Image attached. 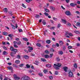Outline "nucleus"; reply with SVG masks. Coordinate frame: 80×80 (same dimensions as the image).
I'll use <instances>...</instances> for the list:
<instances>
[{"instance_id": "obj_23", "label": "nucleus", "mask_w": 80, "mask_h": 80, "mask_svg": "<svg viewBox=\"0 0 80 80\" xmlns=\"http://www.w3.org/2000/svg\"><path fill=\"white\" fill-rule=\"evenodd\" d=\"M41 60L42 62H47V60L44 58H41Z\"/></svg>"}, {"instance_id": "obj_49", "label": "nucleus", "mask_w": 80, "mask_h": 80, "mask_svg": "<svg viewBox=\"0 0 80 80\" xmlns=\"http://www.w3.org/2000/svg\"><path fill=\"white\" fill-rule=\"evenodd\" d=\"M72 46H69L68 47V48L69 49V50H70V49H72Z\"/></svg>"}, {"instance_id": "obj_52", "label": "nucleus", "mask_w": 80, "mask_h": 80, "mask_svg": "<svg viewBox=\"0 0 80 80\" xmlns=\"http://www.w3.org/2000/svg\"><path fill=\"white\" fill-rule=\"evenodd\" d=\"M23 65H24V64H21L19 65V66L20 67H23Z\"/></svg>"}, {"instance_id": "obj_39", "label": "nucleus", "mask_w": 80, "mask_h": 80, "mask_svg": "<svg viewBox=\"0 0 80 80\" xmlns=\"http://www.w3.org/2000/svg\"><path fill=\"white\" fill-rule=\"evenodd\" d=\"M32 1V0H26V2L27 3H30Z\"/></svg>"}, {"instance_id": "obj_17", "label": "nucleus", "mask_w": 80, "mask_h": 80, "mask_svg": "<svg viewBox=\"0 0 80 80\" xmlns=\"http://www.w3.org/2000/svg\"><path fill=\"white\" fill-rule=\"evenodd\" d=\"M58 53L59 55H63V52L62 51H59L58 52Z\"/></svg>"}, {"instance_id": "obj_56", "label": "nucleus", "mask_w": 80, "mask_h": 80, "mask_svg": "<svg viewBox=\"0 0 80 80\" xmlns=\"http://www.w3.org/2000/svg\"><path fill=\"white\" fill-rule=\"evenodd\" d=\"M27 22L29 23H30V19H27Z\"/></svg>"}, {"instance_id": "obj_30", "label": "nucleus", "mask_w": 80, "mask_h": 80, "mask_svg": "<svg viewBox=\"0 0 80 80\" xmlns=\"http://www.w3.org/2000/svg\"><path fill=\"white\" fill-rule=\"evenodd\" d=\"M44 57L45 58H49V55L47 54L45 55Z\"/></svg>"}, {"instance_id": "obj_15", "label": "nucleus", "mask_w": 80, "mask_h": 80, "mask_svg": "<svg viewBox=\"0 0 80 80\" xmlns=\"http://www.w3.org/2000/svg\"><path fill=\"white\" fill-rule=\"evenodd\" d=\"M23 57L25 59H28L29 57L28 55L24 56Z\"/></svg>"}, {"instance_id": "obj_8", "label": "nucleus", "mask_w": 80, "mask_h": 80, "mask_svg": "<svg viewBox=\"0 0 80 80\" xmlns=\"http://www.w3.org/2000/svg\"><path fill=\"white\" fill-rule=\"evenodd\" d=\"M63 69L65 72H67V70H68V67H63Z\"/></svg>"}, {"instance_id": "obj_11", "label": "nucleus", "mask_w": 80, "mask_h": 80, "mask_svg": "<svg viewBox=\"0 0 80 80\" xmlns=\"http://www.w3.org/2000/svg\"><path fill=\"white\" fill-rule=\"evenodd\" d=\"M70 5L71 7H75V5H77V3L75 4L73 3H71L70 4Z\"/></svg>"}, {"instance_id": "obj_24", "label": "nucleus", "mask_w": 80, "mask_h": 80, "mask_svg": "<svg viewBox=\"0 0 80 80\" xmlns=\"http://www.w3.org/2000/svg\"><path fill=\"white\" fill-rule=\"evenodd\" d=\"M73 67H74L75 68H77V63H75L74 64Z\"/></svg>"}, {"instance_id": "obj_45", "label": "nucleus", "mask_w": 80, "mask_h": 80, "mask_svg": "<svg viewBox=\"0 0 80 80\" xmlns=\"http://www.w3.org/2000/svg\"><path fill=\"white\" fill-rule=\"evenodd\" d=\"M8 37H9L10 38H12V37H13V34H9L8 35Z\"/></svg>"}, {"instance_id": "obj_22", "label": "nucleus", "mask_w": 80, "mask_h": 80, "mask_svg": "<svg viewBox=\"0 0 80 80\" xmlns=\"http://www.w3.org/2000/svg\"><path fill=\"white\" fill-rule=\"evenodd\" d=\"M15 62L16 63H17V64H19V63H20V60H16L15 61Z\"/></svg>"}, {"instance_id": "obj_60", "label": "nucleus", "mask_w": 80, "mask_h": 80, "mask_svg": "<svg viewBox=\"0 0 80 80\" xmlns=\"http://www.w3.org/2000/svg\"><path fill=\"white\" fill-rule=\"evenodd\" d=\"M16 41H18H18H20V39H19V38H16Z\"/></svg>"}, {"instance_id": "obj_29", "label": "nucleus", "mask_w": 80, "mask_h": 80, "mask_svg": "<svg viewBox=\"0 0 80 80\" xmlns=\"http://www.w3.org/2000/svg\"><path fill=\"white\" fill-rule=\"evenodd\" d=\"M42 22L44 25H46L47 23H46V22L44 20L42 21Z\"/></svg>"}, {"instance_id": "obj_59", "label": "nucleus", "mask_w": 80, "mask_h": 80, "mask_svg": "<svg viewBox=\"0 0 80 80\" xmlns=\"http://www.w3.org/2000/svg\"><path fill=\"white\" fill-rule=\"evenodd\" d=\"M56 47H58L59 46V44H58V43H56Z\"/></svg>"}, {"instance_id": "obj_10", "label": "nucleus", "mask_w": 80, "mask_h": 80, "mask_svg": "<svg viewBox=\"0 0 80 80\" xmlns=\"http://www.w3.org/2000/svg\"><path fill=\"white\" fill-rule=\"evenodd\" d=\"M35 63H34V64H35V65H38V64H39L40 63V62H39V61H35Z\"/></svg>"}, {"instance_id": "obj_25", "label": "nucleus", "mask_w": 80, "mask_h": 80, "mask_svg": "<svg viewBox=\"0 0 80 80\" xmlns=\"http://www.w3.org/2000/svg\"><path fill=\"white\" fill-rule=\"evenodd\" d=\"M47 67H48V68H50V67H52V65L50 64H47L46 65Z\"/></svg>"}, {"instance_id": "obj_31", "label": "nucleus", "mask_w": 80, "mask_h": 80, "mask_svg": "<svg viewBox=\"0 0 80 80\" xmlns=\"http://www.w3.org/2000/svg\"><path fill=\"white\" fill-rule=\"evenodd\" d=\"M48 33V31L47 30H45V31H44V34L45 36L46 35V34H47V33Z\"/></svg>"}, {"instance_id": "obj_37", "label": "nucleus", "mask_w": 80, "mask_h": 80, "mask_svg": "<svg viewBox=\"0 0 80 80\" xmlns=\"http://www.w3.org/2000/svg\"><path fill=\"white\" fill-rule=\"evenodd\" d=\"M45 53H46V54H48V53H50L48 51V50H45Z\"/></svg>"}, {"instance_id": "obj_55", "label": "nucleus", "mask_w": 80, "mask_h": 80, "mask_svg": "<svg viewBox=\"0 0 80 80\" xmlns=\"http://www.w3.org/2000/svg\"><path fill=\"white\" fill-rule=\"evenodd\" d=\"M3 48L5 50H7V47H6L5 46H4L3 47Z\"/></svg>"}, {"instance_id": "obj_33", "label": "nucleus", "mask_w": 80, "mask_h": 80, "mask_svg": "<svg viewBox=\"0 0 80 80\" xmlns=\"http://www.w3.org/2000/svg\"><path fill=\"white\" fill-rule=\"evenodd\" d=\"M60 59V58H59V57H57L56 58V60L57 62H59Z\"/></svg>"}, {"instance_id": "obj_43", "label": "nucleus", "mask_w": 80, "mask_h": 80, "mask_svg": "<svg viewBox=\"0 0 80 80\" xmlns=\"http://www.w3.org/2000/svg\"><path fill=\"white\" fill-rule=\"evenodd\" d=\"M22 7H24V8H27V7L25 6V5H24L23 4H22Z\"/></svg>"}, {"instance_id": "obj_36", "label": "nucleus", "mask_w": 80, "mask_h": 80, "mask_svg": "<svg viewBox=\"0 0 80 80\" xmlns=\"http://www.w3.org/2000/svg\"><path fill=\"white\" fill-rule=\"evenodd\" d=\"M17 45H20L21 44H22V42H21L19 41L18 42H17Z\"/></svg>"}, {"instance_id": "obj_5", "label": "nucleus", "mask_w": 80, "mask_h": 80, "mask_svg": "<svg viewBox=\"0 0 80 80\" xmlns=\"http://www.w3.org/2000/svg\"><path fill=\"white\" fill-rule=\"evenodd\" d=\"M16 54L15 52H10V55L12 57H15V54Z\"/></svg>"}, {"instance_id": "obj_21", "label": "nucleus", "mask_w": 80, "mask_h": 80, "mask_svg": "<svg viewBox=\"0 0 80 80\" xmlns=\"http://www.w3.org/2000/svg\"><path fill=\"white\" fill-rule=\"evenodd\" d=\"M23 40L24 41H26V42H28V39L27 38H23Z\"/></svg>"}, {"instance_id": "obj_35", "label": "nucleus", "mask_w": 80, "mask_h": 80, "mask_svg": "<svg viewBox=\"0 0 80 80\" xmlns=\"http://www.w3.org/2000/svg\"><path fill=\"white\" fill-rule=\"evenodd\" d=\"M44 15H45V16H46V17H48V13H47L46 12H44Z\"/></svg>"}, {"instance_id": "obj_18", "label": "nucleus", "mask_w": 80, "mask_h": 80, "mask_svg": "<svg viewBox=\"0 0 80 80\" xmlns=\"http://www.w3.org/2000/svg\"><path fill=\"white\" fill-rule=\"evenodd\" d=\"M36 45L37 47H40L42 46L41 44L40 43H37L36 44Z\"/></svg>"}, {"instance_id": "obj_61", "label": "nucleus", "mask_w": 80, "mask_h": 80, "mask_svg": "<svg viewBox=\"0 0 80 80\" xmlns=\"http://www.w3.org/2000/svg\"><path fill=\"white\" fill-rule=\"evenodd\" d=\"M53 55V53L52 54H50V58H52V56Z\"/></svg>"}, {"instance_id": "obj_62", "label": "nucleus", "mask_w": 80, "mask_h": 80, "mask_svg": "<svg viewBox=\"0 0 80 80\" xmlns=\"http://www.w3.org/2000/svg\"><path fill=\"white\" fill-rule=\"evenodd\" d=\"M29 50H33V48L32 47H29Z\"/></svg>"}, {"instance_id": "obj_51", "label": "nucleus", "mask_w": 80, "mask_h": 80, "mask_svg": "<svg viewBox=\"0 0 80 80\" xmlns=\"http://www.w3.org/2000/svg\"><path fill=\"white\" fill-rule=\"evenodd\" d=\"M67 26H68V27H70V26H71V24H70V23L69 22H68L67 24Z\"/></svg>"}, {"instance_id": "obj_28", "label": "nucleus", "mask_w": 80, "mask_h": 80, "mask_svg": "<svg viewBox=\"0 0 80 80\" xmlns=\"http://www.w3.org/2000/svg\"><path fill=\"white\" fill-rule=\"evenodd\" d=\"M11 25L13 29H15V26L13 25L12 24H11Z\"/></svg>"}, {"instance_id": "obj_34", "label": "nucleus", "mask_w": 80, "mask_h": 80, "mask_svg": "<svg viewBox=\"0 0 80 80\" xmlns=\"http://www.w3.org/2000/svg\"><path fill=\"white\" fill-rule=\"evenodd\" d=\"M16 58H18V59H20V58H21V57L20 56V55H17Z\"/></svg>"}, {"instance_id": "obj_2", "label": "nucleus", "mask_w": 80, "mask_h": 80, "mask_svg": "<svg viewBox=\"0 0 80 80\" xmlns=\"http://www.w3.org/2000/svg\"><path fill=\"white\" fill-rule=\"evenodd\" d=\"M68 76L69 77H74V76H73V72L70 71L68 73Z\"/></svg>"}, {"instance_id": "obj_40", "label": "nucleus", "mask_w": 80, "mask_h": 80, "mask_svg": "<svg viewBox=\"0 0 80 80\" xmlns=\"http://www.w3.org/2000/svg\"><path fill=\"white\" fill-rule=\"evenodd\" d=\"M76 25L78 27H80V23L79 22H77V23Z\"/></svg>"}, {"instance_id": "obj_6", "label": "nucleus", "mask_w": 80, "mask_h": 80, "mask_svg": "<svg viewBox=\"0 0 80 80\" xmlns=\"http://www.w3.org/2000/svg\"><path fill=\"white\" fill-rule=\"evenodd\" d=\"M62 22V23H64V24H66L67 23V21L66 20V19H61Z\"/></svg>"}, {"instance_id": "obj_44", "label": "nucleus", "mask_w": 80, "mask_h": 80, "mask_svg": "<svg viewBox=\"0 0 80 80\" xmlns=\"http://www.w3.org/2000/svg\"><path fill=\"white\" fill-rule=\"evenodd\" d=\"M63 49L64 51H65V49H66V47L65 46H63Z\"/></svg>"}, {"instance_id": "obj_53", "label": "nucleus", "mask_w": 80, "mask_h": 80, "mask_svg": "<svg viewBox=\"0 0 80 80\" xmlns=\"http://www.w3.org/2000/svg\"><path fill=\"white\" fill-rule=\"evenodd\" d=\"M38 75L40 77H42V76H43L42 73H39Z\"/></svg>"}, {"instance_id": "obj_13", "label": "nucleus", "mask_w": 80, "mask_h": 80, "mask_svg": "<svg viewBox=\"0 0 80 80\" xmlns=\"http://www.w3.org/2000/svg\"><path fill=\"white\" fill-rule=\"evenodd\" d=\"M48 69H45L43 70V72L44 73L46 74L47 73H48Z\"/></svg>"}, {"instance_id": "obj_42", "label": "nucleus", "mask_w": 80, "mask_h": 80, "mask_svg": "<svg viewBox=\"0 0 80 80\" xmlns=\"http://www.w3.org/2000/svg\"><path fill=\"white\" fill-rule=\"evenodd\" d=\"M69 36H70L71 37H73V34L70 32H69Z\"/></svg>"}, {"instance_id": "obj_16", "label": "nucleus", "mask_w": 80, "mask_h": 80, "mask_svg": "<svg viewBox=\"0 0 80 80\" xmlns=\"http://www.w3.org/2000/svg\"><path fill=\"white\" fill-rule=\"evenodd\" d=\"M46 43L48 44H50V43H51V41L50 40H47L46 41Z\"/></svg>"}, {"instance_id": "obj_1", "label": "nucleus", "mask_w": 80, "mask_h": 80, "mask_svg": "<svg viewBox=\"0 0 80 80\" xmlns=\"http://www.w3.org/2000/svg\"><path fill=\"white\" fill-rule=\"evenodd\" d=\"M21 80H30V78L27 76H25L24 77H22V78Z\"/></svg>"}, {"instance_id": "obj_54", "label": "nucleus", "mask_w": 80, "mask_h": 80, "mask_svg": "<svg viewBox=\"0 0 80 80\" xmlns=\"http://www.w3.org/2000/svg\"><path fill=\"white\" fill-rule=\"evenodd\" d=\"M14 47L15 48H18V46L16 44H14Z\"/></svg>"}, {"instance_id": "obj_63", "label": "nucleus", "mask_w": 80, "mask_h": 80, "mask_svg": "<svg viewBox=\"0 0 80 80\" xmlns=\"http://www.w3.org/2000/svg\"><path fill=\"white\" fill-rule=\"evenodd\" d=\"M54 68H55L56 69V70H59V68H58V67H54Z\"/></svg>"}, {"instance_id": "obj_41", "label": "nucleus", "mask_w": 80, "mask_h": 80, "mask_svg": "<svg viewBox=\"0 0 80 80\" xmlns=\"http://www.w3.org/2000/svg\"><path fill=\"white\" fill-rule=\"evenodd\" d=\"M3 34L4 35H7V34H8V33L6 32H3Z\"/></svg>"}, {"instance_id": "obj_9", "label": "nucleus", "mask_w": 80, "mask_h": 80, "mask_svg": "<svg viewBox=\"0 0 80 80\" xmlns=\"http://www.w3.org/2000/svg\"><path fill=\"white\" fill-rule=\"evenodd\" d=\"M59 44L61 46H62L63 45V42L62 41H59Z\"/></svg>"}, {"instance_id": "obj_38", "label": "nucleus", "mask_w": 80, "mask_h": 80, "mask_svg": "<svg viewBox=\"0 0 80 80\" xmlns=\"http://www.w3.org/2000/svg\"><path fill=\"white\" fill-rule=\"evenodd\" d=\"M49 78L50 79V80H53V77L52 76H50L49 77Z\"/></svg>"}, {"instance_id": "obj_48", "label": "nucleus", "mask_w": 80, "mask_h": 80, "mask_svg": "<svg viewBox=\"0 0 80 80\" xmlns=\"http://www.w3.org/2000/svg\"><path fill=\"white\" fill-rule=\"evenodd\" d=\"M26 66L28 68H29L30 67V66L28 64H27Z\"/></svg>"}, {"instance_id": "obj_7", "label": "nucleus", "mask_w": 80, "mask_h": 80, "mask_svg": "<svg viewBox=\"0 0 80 80\" xmlns=\"http://www.w3.org/2000/svg\"><path fill=\"white\" fill-rule=\"evenodd\" d=\"M65 13L66 14V15H68V16L70 15L71 14L70 12L68 11H66L65 12Z\"/></svg>"}, {"instance_id": "obj_12", "label": "nucleus", "mask_w": 80, "mask_h": 80, "mask_svg": "<svg viewBox=\"0 0 80 80\" xmlns=\"http://www.w3.org/2000/svg\"><path fill=\"white\" fill-rule=\"evenodd\" d=\"M3 11L4 12L7 13V12H8V9L7 8H5L3 9Z\"/></svg>"}, {"instance_id": "obj_26", "label": "nucleus", "mask_w": 80, "mask_h": 80, "mask_svg": "<svg viewBox=\"0 0 80 80\" xmlns=\"http://www.w3.org/2000/svg\"><path fill=\"white\" fill-rule=\"evenodd\" d=\"M13 52H14V53H16V52H18V50L17 49H14L12 51Z\"/></svg>"}, {"instance_id": "obj_3", "label": "nucleus", "mask_w": 80, "mask_h": 80, "mask_svg": "<svg viewBox=\"0 0 80 80\" xmlns=\"http://www.w3.org/2000/svg\"><path fill=\"white\" fill-rule=\"evenodd\" d=\"M13 77L14 79L15 80H20V77H18V76H17V75H16V74H14Z\"/></svg>"}, {"instance_id": "obj_20", "label": "nucleus", "mask_w": 80, "mask_h": 80, "mask_svg": "<svg viewBox=\"0 0 80 80\" xmlns=\"http://www.w3.org/2000/svg\"><path fill=\"white\" fill-rule=\"evenodd\" d=\"M2 54L4 55H8V53L7 52L4 51L3 52Z\"/></svg>"}, {"instance_id": "obj_4", "label": "nucleus", "mask_w": 80, "mask_h": 80, "mask_svg": "<svg viewBox=\"0 0 80 80\" xmlns=\"http://www.w3.org/2000/svg\"><path fill=\"white\" fill-rule=\"evenodd\" d=\"M54 66H55L56 67H62V64L60 63H58L57 64H54Z\"/></svg>"}, {"instance_id": "obj_32", "label": "nucleus", "mask_w": 80, "mask_h": 80, "mask_svg": "<svg viewBox=\"0 0 80 80\" xmlns=\"http://www.w3.org/2000/svg\"><path fill=\"white\" fill-rule=\"evenodd\" d=\"M14 49V48L12 46H11L10 48V50L11 51H13V50Z\"/></svg>"}, {"instance_id": "obj_14", "label": "nucleus", "mask_w": 80, "mask_h": 80, "mask_svg": "<svg viewBox=\"0 0 80 80\" xmlns=\"http://www.w3.org/2000/svg\"><path fill=\"white\" fill-rule=\"evenodd\" d=\"M7 68L9 70H13V68L12 66L8 67Z\"/></svg>"}, {"instance_id": "obj_50", "label": "nucleus", "mask_w": 80, "mask_h": 80, "mask_svg": "<svg viewBox=\"0 0 80 80\" xmlns=\"http://www.w3.org/2000/svg\"><path fill=\"white\" fill-rule=\"evenodd\" d=\"M13 67H15V68H18V66L15 64H13Z\"/></svg>"}, {"instance_id": "obj_58", "label": "nucleus", "mask_w": 80, "mask_h": 80, "mask_svg": "<svg viewBox=\"0 0 80 80\" xmlns=\"http://www.w3.org/2000/svg\"><path fill=\"white\" fill-rule=\"evenodd\" d=\"M58 71H55V75H58Z\"/></svg>"}, {"instance_id": "obj_27", "label": "nucleus", "mask_w": 80, "mask_h": 80, "mask_svg": "<svg viewBox=\"0 0 80 80\" xmlns=\"http://www.w3.org/2000/svg\"><path fill=\"white\" fill-rule=\"evenodd\" d=\"M44 8L45 9V11H46V12H50V11H49V10L47 9H45V7H44Z\"/></svg>"}, {"instance_id": "obj_47", "label": "nucleus", "mask_w": 80, "mask_h": 80, "mask_svg": "<svg viewBox=\"0 0 80 80\" xmlns=\"http://www.w3.org/2000/svg\"><path fill=\"white\" fill-rule=\"evenodd\" d=\"M36 18H38L39 17H40V16L36 14V15L35 16Z\"/></svg>"}, {"instance_id": "obj_46", "label": "nucleus", "mask_w": 80, "mask_h": 80, "mask_svg": "<svg viewBox=\"0 0 80 80\" xmlns=\"http://www.w3.org/2000/svg\"><path fill=\"white\" fill-rule=\"evenodd\" d=\"M70 32H66V33L65 34V35H69V33Z\"/></svg>"}, {"instance_id": "obj_19", "label": "nucleus", "mask_w": 80, "mask_h": 80, "mask_svg": "<svg viewBox=\"0 0 80 80\" xmlns=\"http://www.w3.org/2000/svg\"><path fill=\"white\" fill-rule=\"evenodd\" d=\"M74 32L76 34H80V31H74Z\"/></svg>"}, {"instance_id": "obj_57", "label": "nucleus", "mask_w": 80, "mask_h": 80, "mask_svg": "<svg viewBox=\"0 0 80 80\" xmlns=\"http://www.w3.org/2000/svg\"><path fill=\"white\" fill-rule=\"evenodd\" d=\"M48 1L51 3H52V2H53V0H48Z\"/></svg>"}, {"instance_id": "obj_64", "label": "nucleus", "mask_w": 80, "mask_h": 80, "mask_svg": "<svg viewBox=\"0 0 80 80\" xmlns=\"http://www.w3.org/2000/svg\"><path fill=\"white\" fill-rule=\"evenodd\" d=\"M51 52H54V49H53V48H52L51 49Z\"/></svg>"}]
</instances>
